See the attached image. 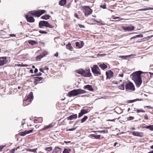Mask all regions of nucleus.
Here are the masks:
<instances>
[{
  "instance_id": "1",
  "label": "nucleus",
  "mask_w": 153,
  "mask_h": 153,
  "mask_svg": "<svg viewBox=\"0 0 153 153\" xmlns=\"http://www.w3.org/2000/svg\"><path fill=\"white\" fill-rule=\"evenodd\" d=\"M46 12V11L45 10H34L29 11L28 13V14L25 15V16L28 22L33 23L35 22V19L33 17L30 15L29 14H30L35 17H39Z\"/></svg>"
},
{
  "instance_id": "2",
  "label": "nucleus",
  "mask_w": 153,
  "mask_h": 153,
  "mask_svg": "<svg viewBox=\"0 0 153 153\" xmlns=\"http://www.w3.org/2000/svg\"><path fill=\"white\" fill-rule=\"evenodd\" d=\"M143 72L141 71H136L133 73L131 75L132 79L134 81L136 86L139 87L142 83L141 75Z\"/></svg>"
},
{
  "instance_id": "3",
  "label": "nucleus",
  "mask_w": 153,
  "mask_h": 153,
  "mask_svg": "<svg viewBox=\"0 0 153 153\" xmlns=\"http://www.w3.org/2000/svg\"><path fill=\"white\" fill-rule=\"evenodd\" d=\"M75 72L84 77H90L91 75V74L89 69L84 70L82 68H80L76 70Z\"/></svg>"
},
{
  "instance_id": "4",
  "label": "nucleus",
  "mask_w": 153,
  "mask_h": 153,
  "mask_svg": "<svg viewBox=\"0 0 153 153\" xmlns=\"http://www.w3.org/2000/svg\"><path fill=\"white\" fill-rule=\"evenodd\" d=\"M86 93V91L80 88L74 89L69 92L67 94V96L71 97L72 96H76L78 95Z\"/></svg>"
},
{
  "instance_id": "5",
  "label": "nucleus",
  "mask_w": 153,
  "mask_h": 153,
  "mask_svg": "<svg viewBox=\"0 0 153 153\" xmlns=\"http://www.w3.org/2000/svg\"><path fill=\"white\" fill-rule=\"evenodd\" d=\"M39 26L40 28H42L43 27H48L51 28L54 27L53 26L50 25L47 21H40L39 22Z\"/></svg>"
},
{
  "instance_id": "6",
  "label": "nucleus",
  "mask_w": 153,
  "mask_h": 153,
  "mask_svg": "<svg viewBox=\"0 0 153 153\" xmlns=\"http://www.w3.org/2000/svg\"><path fill=\"white\" fill-rule=\"evenodd\" d=\"M91 69L95 76H98L101 75V70L97 65H93L92 67L91 68Z\"/></svg>"
},
{
  "instance_id": "7",
  "label": "nucleus",
  "mask_w": 153,
  "mask_h": 153,
  "mask_svg": "<svg viewBox=\"0 0 153 153\" xmlns=\"http://www.w3.org/2000/svg\"><path fill=\"white\" fill-rule=\"evenodd\" d=\"M82 11L84 13L86 16L91 14L92 12V10L88 6H84L82 7Z\"/></svg>"
},
{
  "instance_id": "8",
  "label": "nucleus",
  "mask_w": 153,
  "mask_h": 153,
  "mask_svg": "<svg viewBox=\"0 0 153 153\" xmlns=\"http://www.w3.org/2000/svg\"><path fill=\"white\" fill-rule=\"evenodd\" d=\"M33 98V95L32 93H30L27 96V98L26 99L23 100V105L24 106H25L30 104Z\"/></svg>"
},
{
  "instance_id": "9",
  "label": "nucleus",
  "mask_w": 153,
  "mask_h": 153,
  "mask_svg": "<svg viewBox=\"0 0 153 153\" xmlns=\"http://www.w3.org/2000/svg\"><path fill=\"white\" fill-rule=\"evenodd\" d=\"M125 87L126 91L130 90L133 91L135 90L134 84L130 81L126 84Z\"/></svg>"
},
{
  "instance_id": "10",
  "label": "nucleus",
  "mask_w": 153,
  "mask_h": 153,
  "mask_svg": "<svg viewBox=\"0 0 153 153\" xmlns=\"http://www.w3.org/2000/svg\"><path fill=\"white\" fill-rule=\"evenodd\" d=\"M8 62L7 58L6 56L0 57V66H2L6 64Z\"/></svg>"
},
{
  "instance_id": "11",
  "label": "nucleus",
  "mask_w": 153,
  "mask_h": 153,
  "mask_svg": "<svg viewBox=\"0 0 153 153\" xmlns=\"http://www.w3.org/2000/svg\"><path fill=\"white\" fill-rule=\"evenodd\" d=\"M122 29L126 31H132L134 29V27L133 26H132L131 27H126L124 26H121Z\"/></svg>"
},
{
  "instance_id": "12",
  "label": "nucleus",
  "mask_w": 153,
  "mask_h": 153,
  "mask_svg": "<svg viewBox=\"0 0 153 153\" xmlns=\"http://www.w3.org/2000/svg\"><path fill=\"white\" fill-rule=\"evenodd\" d=\"M48 54V52L47 51L44 52L43 53H41L39 56L36 57V61L40 60L42 58Z\"/></svg>"
},
{
  "instance_id": "13",
  "label": "nucleus",
  "mask_w": 153,
  "mask_h": 153,
  "mask_svg": "<svg viewBox=\"0 0 153 153\" xmlns=\"http://www.w3.org/2000/svg\"><path fill=\"white\" fill-rule=\"evenodd\" d=\"M131 134L134 136L142 137L143 136V133L138 131H133Z\"/></svg>"
},
{
  "instance_id": "14",
  "label": "nucleus",
  "mask_w": 153,
  "mask_h": 153,
  "mask_svg": "<svg viewBox=\"0 0 153 153\" xmlns=\"http://www.w3.org/2000/svg\"><path fill=\"white\" fill-rule=\"evenodd\" d=\"M89 111L88 109H82L80 112L79 114L78 117L79 118L82 117L83 115L88 113Z\"/></svg>"
},
{
  "instance_id": "15",
  "label": "nucleus",
  "mask_w": 153,
  "mask_h": 153,
  "mask_svg": "<svg viewBox=\"0 0 153 153\" xmlns=\"http://www.w3.org/2000/svg\"><path fill=\"white\" fill-rule=\"evenodd\" d=\"M33 129L28 131H25L23 132H20L19 133V134L21 136H24L27 134L32 132L33 131Z\"/></svg>"
},
{
  "instance_id": "16",
  "label": "nucleus",
  "mask_w": 153,
  "mask_h": 153,
  "mask_svg": "<svg viewBox=\"0 0 153 153\" xmlns=\"http://www.w3.org/2000/svg\"><path fill=\"white\" fill-rule=\"evenodd\" d=\"M54 126V124L53 123H52L48 126H45L42 129H41L39 130V131H42L43 130H46L48 129H49L51 128H52L53 126Z\"/></svg>"
},
{
  "instance_id": "17",
  "label": "nucleus",
  "mask_w": 153,
  "mask_h": 153,
  "mask_svg": "<svg viewBox=\"0 0 153 153\" xmlns=\"http://www.w3.org/2000/svg\"><path fill=\"white\" fill-rule=\"evenodd\" d=\"M106 78L110 79L112 77L113 75V72L111 70H109L106 72Z\"/></svg>"
},
{
  "instance_id": "18",
  "label": "nucleus",
  "mask_w": 153,
  "mask_h": 153,
  "mask_svg": "<svg viewBox=\"0 0 153 153\" xmlns=\"http://www.w3.org/2000/svg\"><path fill=\"white\" fill-rule=\"evenodd\" d=\"M34 80L33 81L34 84L36 85L43 79L42 77H35L34 78Z\"/></svg>"
},
{
  "instance_id": "19",
  "label": "nucleus",
  "mask_w": 153,
  "mask_h": 153,
  "mask_svg": "<svg viewBox=\"0 0 153 153\" xmlns=\"http://www.w3.org/2000/svg\"><path fill=\"white\" fill-rule=\"evenodd\" d=\"M83 88L85 89H87L88 91H93L94 90L92 87V86L91 85H85L83 87Z\"/></svg>"
},
{
  "instance_id": "20",
  "label": "nucleus",
  "mask_w": 153,
  "mask_h": 153,
  "mask_svg": "<svg viewBox=\"0 0 153 153\" xmlns=\"http://www.w3.org/2000/svg\"><path fill=\"white\" fill-rule=\"evenodd\" d=\"M62 149L58 146H56L53 152L54 153H61V152Z\"/></svg>"
},
{
  "instance_id": "21",
  "label": "nucleus",
  "mask_w": 153,
  "mask_h": 153,
  "mask_svg": "<svg viewBox=\"0 0 153 153\" xmlns=\"http://www.w3.org/2000/svg\"><path fill=\"white\" fill-rule=\"evenodd\" d=\"M76 46L79 48H82L84 45V43L82 41H80V43L78 42H76L75 43Z\"/></svg>"
},
{
  "instance_id": "22",
  "label": "nucleus",
  "mask_w": 153,
  "mask_h": 153,
  "mask_svg": "<svg viewBox=\"0 0 153 153\" xmlns=\"http://www.w3.org/2000/svg\"><path fill=\"white\" fill-rule=\"evenodd\" d=\"M77 117V114H75L72 115H71L67 118L68 120H72L73 119H76Z\"/></svg>"
},
{
  "instance_id": "23",
  "label": "nucleus",
  "mask_w": 153,
  "mask_h": 153,
  "mask_svg": "<svg viewBox=\"0 0 153 153\" xmlns=\"http://www.w3.org/2000/svg\"><path fill=\"white\" fill-rule=\"evenodd\" d=\"M98 65L99 67L102 70L105 69L107 68V65L104 63H103L102 64L98 63Z\"/></svg>"
},
{
  "instance_id": "24",
  "label": "nucleus",
  "mask_w": 153,
  "mask_h": 153,
  "mask_svg": "<svg viewBox=\"0 0 153 153\" xmlns=\"http://www.w3.org/2000/svg\"><path fill=\"white\" fill-rule=\"evenodd\" d=\"M91 23L92 24H94L95 22H97L98 23L100 24L101 25H102L103 24L102 23H101L100 21H97L94 19H91L90 20Z\"/></svg>"
},
{
  "instance_id": "25",
  "label": "nucleus",
  "mask_w": 153,
  "mask_h": 153,
  "mask_svg": "<svg viewBox=\"0 0 153 153\" xmlns=\"http://www.w3.org/2000/svg\"><path fill=\"white\" fill-rule=\"evenodd\" d=\"M66 48L67 49L70 50L71 51H72L73 50V48L72 47L71 44L70 43H69L68 44L66 45Z\"/></svg>"
},
{
  "instance_id": "26",
  "label": "nucleus",
  "mask_w": 153,
  "mask_h": 153,
  "mask_svg": "<svg viewBox=\"0 0 153 153\" xmlns=\"http://www.w3.org/2000/svg\"><path fill=\"white\" fill-rule=\"evenodd\" d=\"M28 42L29 44L31 45H34L37 44V42L36 41L33 40H29Z\"/></svg>"
},
{
  "instance_id": "27",
  "label": "nucleus",
  "mask_w": 153,
  "mask_h": 153,
  "mask_svg": "<svg viewBox=\"0 0 153 153\" xmlns=\"http://www.w3.org/2000/svg\"><path fill=\"white\" fill-rule=\"evenodd\" d=\"M51 17V16L49 15H45L41 16V18L45 20L49 19Z\"/></svg>"
},
{
  "instance_id": "28",
  "label": "nucleus",
  "mask_w": 153,
  "mask_h": 153,
  "mask_svg": "<svg viewBox=\"0 0 153 153\" xmlns=\"http://www.w3.org/2000/svg\"><path fill=\"white\" fill-rule=\"evenodd\" d=\"M66 0H61L59 3V4L61 6H64L66 4Z\"/></svg>"
},
{
  "instance_id": "29",
  "label": "nucleus",
  "mask_w": 153,
  "mask_h": 153,
  "mask_svg": "<svg viewBox=\"0 0 153 153\" xmlns=\"http://www.w3.org/2000/svg\"><path fill=\"white\" fill-rule=\"evenodd\" d=\"M71 151V149H67L66 148H65L63 151L62 152L63 153H70Z\"/></svg>"
},
{
  "instance_id": "30",
  "label": "nucleus",
  "mask_w": 153,
  "mask_h": 153,
  "mask_svg": "<svg viewBox=\"0 0 153 153\" xmlns=\"http://www.w3.org/2000/svg\"><path fill=\"white\" fill-rule=\"evenodd\" d=\"M100 7L103 9H106V4L105 3L101 4Z\"/></svg>"
},
{
  "instance_id": "31",
  "label": "nucleus",
  "mask_w": 153,
  "mask_h": 153,
  "mask_svg": "<svg viewBox=\"0 0 153 153\" xmlns=\"http://www.w3.org/2000/svg\"><path fill=\"white\" fill-rule=\"evenodd\" d=\"M148 10H153V8L149 7L146 8H144V9H140L139 10L143 11Z\"/></svg>"
},
{
  "instance_id": "32",
  "label": "nucleus",
  "mask_w": 153,
  "mask_h": 153,
  "mask_svg": "<svg viewBox=\"0 0 153 153\" xmlns=\"http://www.w3.org/2000/svg\"><path fill=\"white\" fill-rule=\"evenodd\" d=\"M88 118V116H85L83 118H82L81 120V123H83L85 122Z\"/></svg>"
},
{
  "instance_id": "33",
  "label": "nucleus",
  "mask_w": 153,
  "mask_h": 153,
  "mask_svg": "<svg viewBox=\"0 0 153 153\" xmlns=\"http://www.w3.org/2000/svg\"><path fill=\"white\" fill-rule=\"evenodd\" d=\"M37 150V148L30 149L28 150V151L30 152H33L34 153H37L36 150Z\"/></svg>"
},
{
  "instance_id": "34",
  "label": "nucleus",
  "mask_w": 153,
  "mask_h": 153,
  "mask_svg": "<svg viewBox=\"0 0 153 153\" xmlns=\"http://www.w3.org/2000/svg\"><path fill=\"white\" fill-rule=\"evenodd\" d=\"M45 150L48 152H50L52 150V147L51 146L46 147L45 148Z\"/></svg>"
},
{
  "instance_id": "35",
  "label": "nucleus",
  "mask_w": 153,
  "mask_h": 153,
  "mask_svg": "<svg viewBox=\"0 0 153 153\" xmlns=\"http://www.w3.org/2000/svg\"><path fill=\"white\" fill-rule=\"evenodd\" d=\"M118 88L122 90H124L125 89V87L124 84H122L121 85H120L118 86Z\"/></svg>"
},
{
  "instance_id": "36",
  "label": "nucleus",
  "mask_w": 153,
  "mask_h": 153,
  "mask_svg": "<svg viewBox=\"0 0 153 153\" xmlns=\"http://www.w3.org/2000/svg\"><path fill=\"white\" fill-rule=\"evenodd\" d=\"M147 129H149V130L151 131L153 130V125H151L149 126H148L146 127H145Z\"/></svg>"
},
{
  "instance_id": "37",
  "label": "nucleus",
  "mask_w": 153,
  "mask_h": 153,
  "mask_svg": "<svg viewBox=\"0 0 153 153\" xmlns=\"http://www.w3.org/2000/svg\"><path fill=\"white\" fill-rule=\"evenodd\" d=\"M143 37V35L142 34L138 35L136 36H134L132 37L131 38V39L135 38L137 37L141 38V37Z\"/></svg>"
},
{
  "instance_id": "38",
  "label": "nucleus",
  "mask_w": 153,
  "mask_h": 153,
  "mask_svg": "<svg viewBox=\"0 0 153 153\" xmlns=\"http://www.w3.org/2000/svg\"><path fill=\"white\" fill-rule=\"evenodd\" d=\"M17 65L18 67H27L28 65L27 64H18Z\"/></svg>"
},
{
  "instance_id": "39",
  "label": "nucleus",
  "mask_w": 153,
  "mask_h": 153,
  "mask_svg": "<svg viewBox=\"0 0 153 153\" xmlns=\"http://www.w3.org/2000/svg\"><path fill=\"white\" fill-rule=\"evenodd\" d=\"M40 122H35V121H38L39 120L38 119H34V123H41L43 121L42 118H40Z\"/></svg>"
},
{
  "instance_id": "40",
  "label": "nucleus",
  "mask_w": 153,
  "mask_h": 153,
  "mask_svg": "<svg viewBox=\"0 0 153 153\" xmlns=\"http://www.w3.org/2000/svg\"><path fill=\"white\" fill-rule=\"evenodd\" d=\"M135 111H136L137 113H140V112H145V111L143 110V109L141 110H139L138 109H137V110H135Z\"/></svg>"
},
{
  "instance_id": "41",
  "label": "nucleus",
  "mask_w": 153,
  "mask_h": 153,
  "mask_svg": "<svg viewBox=\"0 0 153 153\" xmlns=\"http://www.w3.org/2000/svg\"><path fill=\"white\" fill-rule=\"evenodd\" d=\"M113 19H119L118 20V21H120V20H122L124 19H121V18H120V17H113Z\"/></svg>"
},
{
  "instance_id": "42",
  "label": "nucleus",
  "mask_w": 153,
  "mask_h": 153,
  "mask_svg": "<svg viewBox=\"0 0 153 153\" xmlns=\"http://www.w3.org/2000/svg\"><path fill=\"white\" fill-rule=\"evenodd\" d=\"M134 117L132 116H130L127 118V120H133L134 119Z\"/></svg>"
},
{
  "instance_id": "43",
  "label": "nucleus",
  "mask_w": 153,
  "mask_h": 153,
  "mask_svg": "<svg viewBox=\"0 0 153 153\" xmlns=\"http://www.w3.org/2000/svg\"><path fill=\"white\" fill-rule=\"evenodd\" d=\"M39 33L42 34H47V32L44 30H40L39 31Z\"/></svg>"
},
{
  "instance_id": "44",
  "label": "nucleus",
  "mask_w": 153,
  "mask_h": 153,
  "mask_svg": "<svg viewBox=\"0 0 153 153\" xmlns=\"http://www.w3.org/2000/svg\"><path fill=\"white\" fill-rule=\"evenodd\" d=\"M100 136H101L100 135H96L95 139H100Z\"/></svg>"
},
{
  "instance_id": "45",
  "label": "nucleus",
  "mask_w": 153,
  "mask_h": 153,
  "mask_svg": "<svg viewBox=\"0 0 153 153\" xmlns=\"http://www.w3.org/2000/svg\"><path fill=\"white\" fill-rule=\"evenodd\" d=\"M144 119L146 120H148L149 119V118L148 117V116L146 114H145L144 115Z\"/></svg>"
},
{
  "instance_id": "46",
  "label": "nucleus",
  "mask_w": 153,
  "mask_h": 153,
  "mask_svg": "<svg viewBox=\"0 0 153 153\" xmlns=\"http://www.w3.org/2000/svg\"><path fill=\"white\" fill-rule=\"evenodd\" d=\"M78 26L80 28H85V27L84 25H82L80 24H78Z\"/></svg>"
},
{
  "instance_id": "47",
  "label": "nucleus",
  "mask_w": 153,
  "mask_h": 153,
  "mask_svg": "<svg viewBox=\"0 0 153 153\" xmlns=\"http://www.w3.org/2000/svg\"><path fill=\"white\" fill-rule=\"evenodd\" d=\"M76 129V128H73L69 129H67V131H74V130H75Z\"/></svg>"
},
{
  "instance_id": "48",
  "label": "nucleus",
  "mask_w": 153,
  "mask_h": 153,
  "mask_svg": "<svg viewBox=\"0 0 153 153\" xmlns=\"http://www.w3.org/2000/svg\"><path fill=\"white\" fill-rule=\"evenodd\" d=\"M5 145H0V151H1L2 149H3V148L5 147Z\"/></svg>"
},
{
  "instance_id": "49",
  "label": "nucleus",
  "mask_w": 153,
  "mask_h": 153,
  "mask_svg": "<svg viewBox=\"0 0 153 153\" xmlns=\"http://www.w3.org/2000/svg\"><path fill=\"white\" fill-rule=\"evenodd\" d=\"M10 152L12 153H14L15 152V149H11L10 150Z\"/></svg>"
},
{
  "instance_id": "50",
  "label": "nucleus",
  "mask_w": 153,
  "mask_h": 153,
  "mask_svg": "<svg viewBox=\"0 0 153 153\" xmlns=\"http://www.w3.org/2000/svg\"><path fill=\"white\" fill-rule=\"evenodd\" d=\"M74 16L75 17H76L78 19H79V18L78 17V15L77 13H75Z\"/></svg>"
},
{
  "instance_id": "51",
  "label": "nucleus",
  "mask_w": 153,
  "mask_h": 153,
  "mask_svg": "<svg viewBox=\"0 0 153 153\" xmlns=\"http://www.w3.org/2000/svg\"><path fill=\"white\" fill-rule=\"evenodd\" d=\"M39 71L41 72H42V73H44V69H43V68H39Z\"/></svg>"
},
{
  "instance_id": "52",
  "label": "nucleus",
  "mask_w": 153,
  "mask_h": 153,
  "mask_svg": "<svg viewBox=\"0 0 153 153\" xmlns=\"http://www.w3.org/2000/svg\"><path fill=\"white\" fill-rule=\"evenodd\" d=\"M144 107L145 108L146 107L147 108H150V109H152L153 108L150 106H145Z\"/></svg>"
},
{
  "instance_id": "53",
  "label": "nucleus",
  "mask_w": 153,
  "mask_h": 153,
  "mask_svg": "<svg viewBox=\"0 0 153 153\" xmlns=\"http://www.w3.org/2000/svg\"><path fill=\"white\" fill-rule=\"evenodd\" d=\"M99 132L100 133H106V131L105 130H102Z\"/></svg>"
},
{
  "instance_id": "54",
  "label": "nucleus",
  "mask_w": 153,
  "mask_h": 153,
  "mask_svg": "<svg viewBox=\"0 0 153 153\" xmlns=\"http://www.w3.org/2000/svg\"><path fill=\"white\" fill-rule=\"evenodd\" d=\"M112 83L113 84H117L118 83V82H116V81H113V82H112Z\"/></svg>"
},
{
  "instance_id": "55",
  "label": "nucleus",
  "mask_w": 153,
  "mask_h": 153,
  "mask_svg": "<svg viewBox=\"0 0 153 153\" xmlns=\"http://www.w3.org/2000/svg\"><path fill=\"white\" fill-rule=\"evenodd\" d=\"M25 121L24 120H23V121H22V126H23L25 124Z\"/></svg>"
},
{
  "instance_id": "56",
  "label": "nucleus",
  "mask_w": 153,
  "mask_h": 153,
  "mask_svg": "<svg viewBox=\"0 0 153 153\" xmlns=\"http://www.w3.org/2000/svg\"><path fill=\"white\" fill-rule=\"evenodd\" d=\"M38 71V70L37 69L35 68V70L34 71V73H37Z\"/></svg>"
},
{
  "instance_id": "57",
  "label": "nucleus",
  "mask_w": 153,
  "mask_h": 153,
  "mask_svg": "<svg viewBox=\"0 0 153 153\" xmlns=\"http://www.w3.org/2000/svg\"><path fill=\"white\" fill-rule=\"evenodd\" d=\"M42 74V73L41 72L38 73L36 75L37 76H41Z\"/></svg>"
},
{
  "instance_id": "58",
  "label": "nucleus",
  "mask_w": 153,
  "mask_h": 153,
  "mask_svg": "<svg viewBox=\"0 0 153 153\" xmlns=\"http://www.w3.org/2000/svg\"><path fill=\"white\" fill-rule=\"evenodd\" d=\"M91 137H94L95 138V136L96 135L94 134H91L90 135Z\"/></svg>"
},
{
  "instance_id": "59",
  "label": "nucleus",
  "mask_w": 153,
  "mask_h": 153,
  "mask_svg": "<svg viewBox=\"0 0 153 153\" xmlns=\"http://www.w3.org/2000/svg\"><path fill=\"white\" fill-rule=\"evenodd\" d=\"M71 142L70 141H64V143L66 144H67L68 143H70Z\"/></svg>"
},
{
  "instance_id": "60",
  "label": "nucleus",
  "mask_w": 153,
  "mask_h": 153,
  "mask_svg": "<svg viewBox=\"0 0 153 153\" xmlns=\"http://www.w3.org/2000/svg\"><path fill=\"white\" fill-rule=\"evenodd\" d=\"M88 2H94V0H90L89 1H88Z\"/></svg>"
},
{
  "instance_id": "61",
  "label": "nucleus",
  "mask_w": 153,
  "mask_h": 153,
  "mask_svg": "<svg viewBox=\"0 0 153 153\" xmlns=\"http://www.w3.org/2000/svg\"><path fill=\"white\" fill-rule=\"evenodd\" d=\"M119 76L121 77H123V74H119Z\"/></svg>"
},
{
  "instance_id": "62",
  "label": "nucleus",
  "mask_w": 153,
  "mask_h": 153,
  "mask_svg": "<svg viewBox=\"0 0 153 153\" xmlns=\"http://www.w3.org/2000/svg\"><path fill=\"white\" fill-rule=\"evenodd\" d=\"M58 53H56L55 54H54V56H56V57H57L58 56Z\"/></svg>"
},
{
  "instance_id": "63",
  "label": "nucleus",
  "mask_w": 153,
  "mask_h": 153,
  "mask_svg": "<svg viewBox=\"0 0 153 153\" xmlns=\"http://www.w3.org/2000/svg\"><path fill=\"white\" fill-rule=\"evenodd\" d=\"M117 144H118V143H117V142H116V143H114V146H116V145H117Z\"/></svg>"
},
{
  "instance_id": "64",
  "label": "nucleus",
  "mask_w": 153,
  "mask_h": 153,
  "mask_svg": "<svg viewBox=\"0 0 153 153\" xmlns=\"http://www.w3.org/2000/svg\"><path fill=\"white\" fill-rule=\"evenodd\" d=\"M35 127L36 128H37L39 127V126L38 125H36Z\"/></svg>"
}]
</instances>
